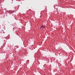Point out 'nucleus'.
Segmentation results:
<instances>
[{"instance_id":"f257e3e1","label":"nucleus","mask_w":75,"mask_h":75,"mask_svg":"<svg viewBox=\"0 0 75 75\" xmlns=\"http://www.w3.org/2000/svg\"><path fill=\"white\" fill-rule=\"evenodd\" d=\"M45 28V26H44V25H42L41 27V28Z\"/></svg>"},{"instance_id":"f03ea898","label":"nucleus","mask_w":75,"mask_h":75,"mask_svg":"<svg viewBox=\"0 0 75 75\" xmlns=\"http://www.w3.org/2000/svg\"><path fill=\"white\" fill-rule=\"evenodd\" d=\"M41 29H42V30H43V29H44V28H41Z\"/></svg>"}]
</instances>
